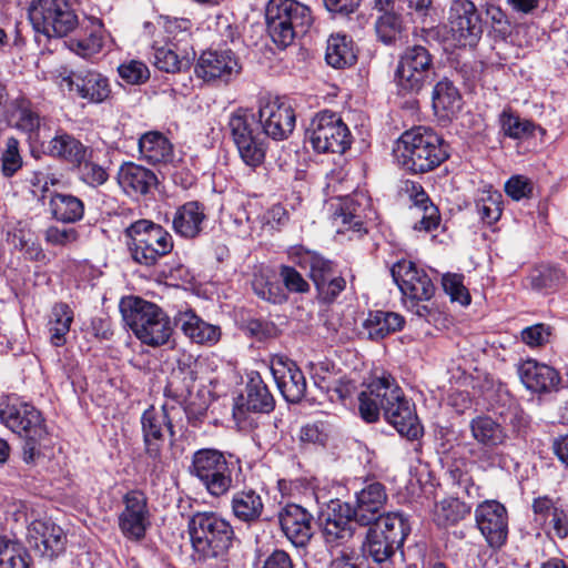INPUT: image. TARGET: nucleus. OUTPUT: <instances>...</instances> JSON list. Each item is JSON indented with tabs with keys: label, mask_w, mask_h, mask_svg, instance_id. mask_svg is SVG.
I'll list each match as a JSON object with an SVG mask.
<instances>
[{
	"label": "nucleus",
	"mask_w": 568,
	"mask_h": 568,
	"mask_svg": "<svg viewBox=\"0 0 568 568\" xmlns=\"http://www.w3.org/2000/svg\"><path fill=\"white\" fill-rule=\"evenodd\" d=\"M314 18L310 7L296 0H268L265 7L266 30L280 49L293 44L304 36Z\"/></svg>",
	"instance_id": "423d86ee"
},
{
	"label": "nucleus",
	"mask_w": 568,
	"mask_h": 568,
	"mask_svg": "<svg viewBox=\"0 0 568 568\" xmlns=\"http://www.w3.org/2000/svg\"><path fill=\"white\" fill-rule=\"evenodd\" d=\"M160 41L180 48H193L192 28L193 23L187 18L160 16L156 20Z\"/></svg>",
	"instance_id": "4c0bfd02"
},
{
	"label": "nucleus",
	"mask_w": 568,
	"mask_h": 568,
	"mask_svg": "<svg viewBox=\"0 0 568 568\" xmlns=\"http://www.w3.org/2000/svg\"><path fill=\"white\" fill-rule=\"evenodd\" d=\"M31 557L19 541L0 538V568H30Z\"/></svg>",
	"instance_id": "603ef678"
},
{
	"label": "nucleus",
	"mask_w": 568,
	"mask_h": 568,
	"mask_svg": "<svg viewBox=\"0 0 568 568\" xmlns=\"http://www.w3.org/2000/svg\"><path fill=\"white\" fill-rule=\"evenodd\" d=\"M257 120L263 133L274 141L286 140L294 131V109L278 97L261 95L257 100Z\"/></svg>",
	"instance_id": "4468645a"
},
{
	"label": "nucleus",
	"mask_w": 568,
	"mask_h": 568,
	"mask_svg": "<svg viewBox=\"0 0 568 568\" xmlns=\"http://www.w3.org/2000/svg\"><path fill=\"white\" fill-rule=\"evenodd\" d=\"M187 531L199 568H229L227 552L235 534L227 519L215 511H197L189 518Z\"/></svg>",
	"instance_id": "f03ea898"
},
{
	"label": "nucleus",
	"mask_w": 568,
	"mask_h": 568,
	"mask_svg": "<svg viewBox=\"0 0 568 568\" xmlns=\"http://www.w3.org/2000/svg\"><path fill=\"white\" fill-rule=\"evenodd\" d=\"M281 529L295 547H305L313 534V515L296 504L286 505L278 514Z\"/></svg>",
	"instance_id": "a878e982"
},
{
	"label": "nucleus",
	"mask_w": 568,
	"mask_h": 568,
	"mask_svg": "<svg viewBox=\"0 0 568 568\" xmlns=\"http://www.w3.org/2000/svg\"><path fill=\"white\" fill-rule=\"evenodd\" d=\"M442 284L452 302H458L463 306L470 303V295L463 283V275L448 273L443 276Z\"/></svg>",
	"instance_id": "680f3d73"
},
{
	"label": "nucleus",
	"mask_w": 568,
	"mask_h": 568,
	"mask_svg": "<svg viewBox=\"0 0 568 568\" xmlns=\"http://www.w3.org/2000/svg\"><path fill=\"white\" fill-rule=\"evenodd\" d=\"M278 276L285 292L292 294H307L311 291L308 281L293 265L278 266Z\"/></svg>",
	"instance_id": "bf43d9fd"
},
{
	"label": "nucleus",
	"mask_w": 568,
	"mask_h": 568,
	"mask_svg": "<svg viewBox=\"0 0 568 568\" xmlns=\"http://www.w3.org/2000/svg\"><path fill=\"white\" fill-rule=\"evenodd\" d=\"M128 247L132 260L143 266H154L170 254L174 243L172 235L160 224L139 220L125 229Z\"/></svg>",
	"instance_id": "0eeeda50"
},
{
	"label": "nucleus",
	"mask_w": 568,
	"mask_h": 568,
	"mask_svg": "<svg viewBox=\"0 0 568 568\" xmlns=\"http://www.w3.org/2000/svg\"><path fill=\"white\" fill-rule=\"evenodd\" d=\"M530 286L538 292L557 290L566 280V273L554 265H539L528 276Z\"/></svg>",
	"instance_id": "8fccbe9b"
},
{
	"label": "nucleus",
	"mask_w": 568,
	"mask_h": 568,
	"mask_svg": "<svg viewBox=\"0 0 568 568\" xmlns=\"http://www.w3.org/2000/svg\"><path fill=\"white\" fill-rule=\"evenodd\" d=\"M61 84L89 103H103L111 95L109 79L97 70L77 69L62 74Z\"/></svg>",
	"instance_id": "6ab92c4d"
},
{
	"label": "nucleus",
	"mask_w": 568,
	"mask_h": 568,
	"mask_svg": "<svg viewBox=\"0 0 568 568\" xmlns=\"http://www.w3.org/2000/svg\"><path fill=\"white\" fill-rule=\"evenodd\" d=\"M433 57L419 44L407 47L399 55L395 81L403 95L418 93L428 82Z\"/></svg>",
	"instance_id": "f8f14e48"
},
{
	"label": "nucleus",
	"mask_w": 568,
	"mask_h": 568,
	"mask_svg": "<svg viewBox=\"0 0 568 568\" xmlns=\"http://www.w3.org/2000/svg\"><path fill=\"white\" fill-rule=\"evenodd\" d=\"M368 529L362 551L364 557L376 564L388 561L409 534V526L400 513H386L376 523L367 525Z\"/></svg>",
	"instance_id": "6e6552de"
},
{
	"label": "nucleus",
	"mask_w": 568,
	"mask_h": 568,
	"mask_svg": "<svg viewBox=\"0 0 568 568\" xmlns=\"http://www.w3.org/2000/svg\"><path fill=\"white\" fill-rule=\"evenodd\" d=\"M356 501L353 507L354 519L361 526L369 525L384 517L387 503L385 486L376 480L366 481L364 487L356 491Z\"/></svg>",
	"instance_id": "393cba45"
},
{
	"label": "nucleus",
	"mask_w": 568,
	"mask_h": 568,
	"mask_svg": "<svg viewBox=\"0 0 568 568\" xmlns=\"http://www.w3.org/2000/svg\"><path fill=\"white\" fill-rule=\"evenodd\" d=\"M447 26L454 41L462 47L476 45L484 32L481 16L470 0L450 1Z\"/></svg>",
	"instance_id": "dca6fc26"
},
{
	"label": "nucleus",
	"mask_w": 568,
	"mask_h": 568,
	"mask_svg": "<svg viewBox=\"0 0 568 568\" xmlns=\"http://www.w3.org/2000/svg\"><path fill=\"white\" fill-rule=\"evenodd\" d=\"M325 60L335 69L352 67L357 61L353 41L346 36H331L327 40Z\"/></svg>",
	"instance_id": "37998d69"
},
{
	"label": "nucleus",
	"mask_w": 568,
	"mask_h": 568,
	"mask_svg": "<svg viewBox=\"0 0 568 568\" xmlns=\"http://www.w3.org/2000/svg\"><path fill=\"white\" fill-rule=\"evenodd\" d=\"M532 181L520 174L513 175L505 183V192L514 201L530 199L532 196Z\"/></svg>",
	"instance_id": "e2e57ef3"
},
{
	"label": "nucleus",
	"mask_w": 568,
	"mask_h": 568,
	"mask_svg": "<svg viewBox=\"0 0 568 568\" xmlns=\"http://www.w3.org/2000/svg\"><path fill=\"white\" fill-rule=\"evenodd\" d=\"M234 464L223 452L201 448L193 453L189 473L213 497L224 496L233 487Z\"/></svg>",
	"instance_id": "9d476101"
},
{
	"label": "nucleus",
	"mask_w": 568,
	"mask_h": 568,
	"mask_svg": "<svg viewBox=\"0 0 568 568\" xmlns=\"http://www.w3.org/2000/svg\"><path fill=\"white\" fill-rule=\"evenodd\" d=\"M475 520L489 547L501 548L508 537V513L497 500H485L475 509Z\"/></svg>",
	"instance_id": "412c9836"
},
{
	"label": "nucleus",
	"mask_w": 568,
	"mask_h": 568,
	"mask_svg": "<svg viewBox=\"0 0 568 568\" xmlns=\"http://www.w3.org/2000/svg\"><path fill=\"white\" fill-rule=\"evenodd\" d=\"M118 183L128 195L141 196L155 189L158 178L150 169L133 162H125L119 169Z\"/></svg>",
	"instance_id": "2f4dec72"
},
{
	"label": "nucleus",
	"mask_w": 568,
	"mask_h": 568,
	"mask_svg": "<svg viewBox=\"0 0 568 568\" xmlns=\"http://www.w3.org/2000/svg\"><path fill=\"white\" fill-rule=\"evenodd\" d=\"M471 506L457 497H447L435 506V521L439 526H453L465 519Z\"/></svg>",
	"instance_id": "de8ad7c7"
},
{
	"label": "nucleus",
	"mask_w": 568,
	"mask_h": 568,
	"mask_svg": "<svg viewBox=\"0 0 568 568\" xmlns=\"http://www.w3.org/2000/svg\"><path fill=\"white\" fill-rule=\"evenodd\" d=\"M317 297L325 304L333 303L346 287V280L337 272L314 284Z\"/></svg>",
	"instance_id": "052dcab7"
},
{
	"label": "nucleus",
	"mask_w": 568,
	"mask_h": 568,
	"mask_svg": "<svg viewBox=\"0 0 568 568\" xmlns=\"http://www.w3.org/2000/svg\"><path fill=\"white\" fill-rule=\"evenodd\" d=\"M519 377L527 389L532 393H549L556 389L560 382L558 372L534 359L524 362L518 368Z\"/></svg>",
	"instance_id": "72a5a7b5"
},
{
	"label": "nucleus",
	"mask_w": 568,
	"mask_h": 568,
	"mask_svg": "<svg viewBox=\"0 0 568 568\" xmlns=\"http://www.w3.org/2000/svg\"><path fill=\"white\" fill-rule=\"evenodd\" d=\"M123 509L118 515V526L122 536L141 542L151 527V513L148 498L141 490L133 489L122 497Z\"/></svg>",
	"instance_id": "f3484780"
},
{
	"label": "nucleus",
	"mask_w": 568,
	"mask_h": 568,
	"mask_svg": "<svg viewBox=\"0 0 568 568\" xmlns=\"http://www.w3.org/2000/svg\"><path fill=\"white\" fill-rule=\"evenodd\" d=\"M227 126L243 162L251 168L260 166L264 162L267 143L252 128L246 112L243 109L234 111L230 115Z\"/></svg>",
	"instance_id": "2eb2a0df"
},
{
	"label": "nucleus",
	"mask_w": 568,
	"mask_h": 568,
	"mask_svg": "<svg viewBox=\"0 0 568 568\" xmlns=\"http://www.w3.org/2000/svg\"><path fill=\"white\" fill-rule=\"evenodd\" d=\"M332 217L336 225L341 224L346 230H362L363 216L361 214V205L352 196H346L338 200Z\"/></svg>",
	"instance_id": "3c124183"
},
{
	"label": "nucleus",
	"mask_w": 568,
	"mask_h": 568,
	"mask_svg": "<svg viewBox=\"0 0 568 568\" xmlns=\"http://www.w3.org/2000/svg\"><path fill=\"white\" fill-rule=\"evenodd\" d=\"M0 422L21 438L47 437L48 430L41 413L18 397L0 404Z\"/></svg>",
	"instance_id": "ddd939ff"
},
{
	"label": "nucleus",
	"mask_w": 568,
	"mask_h": 568,
	"mask_svg": "<svg viewBox=\"0 0 568 568\" xmlns=\"http://www.w3.org/2000/svg\"><path fill=\"white\" fill-rule=\"evenodd\" d=\"M95 153L92 150L90 155L87 156L80 165H77V176L79 181L90 187H99L109 180V173L105 166L98 163L95 160Z\"/></svg>",
	"instance_id": "6e6d98bb"
},
{
	"label": "nucleus",
	"mask_w": 568,
	"mask_h": 568,
	"mask_svg": "<svg viewBox=\"0 0 568 568\" xmlns=\"http://www.w3.org/2000/svg\"><path fill=\"white\" fill-rule=\"evenodd\" d=\"M7 242L13 248L23 252L27 260L41 261L45 256L40 244L32 239L30 230L21 223L13 225L8 231Z\"/></svg>",
	"instance_id": "49530a36"
},
{
	"label": "nucleus",
	"mask_w": 568,
	"mask_h": 568,
	"mask_svg": "<svg viewBox=\"0 0 568 568\" xmlns=\"http://www.w3.org/2000/svg\"><path fill=\"white\" fill-rule=\"evenodd\" d=\"M394 155L403 170L414 174L433 171L449 158L445 140L426 126H414L403 132Z\"/></svg>",
	"instance_id": "7ed1b4c3"
},
{
	"label": "nucleus",
	"mask_w": 568,
	"mask_h": 568,
	"mask_svg": "<svg viewBox=\"0 0 568 568\" xmlns=\"http://www.w3.org/2000/svg\"><path fill=\"white\" fill-rule=\"evenodd\" d=\"M27 539L37 554L49 560L62 555L68 542L64 530L50 519L31 521L28 526Z\"/></svg>",
	"instance_id": "4be33fe9"
},
{
	"label": "nucleus",
	"mask_w": 568,
	"mask_h": 568,
	"mask_svg": "<svg viewBox=\"0 0 568 568\" xmlns=\"http://www.w3.org/2000/svg\"><path fill=\"white\" fill-rule=\"evenodd\" d=\"M7 123L28 135L37 139L44 122L39 108L28 98L18 97L9 102L4 111Z\"/></svg>",
	"instance_id": "bb28decb"
},
{
	"label": "nucleus",
	"mask_w": 568,
	"mask_h": 568,
	"mask_svg": "<svg viewBox=\"0 0 568 568\" xmlns=\"http://www.w3.org/2000/svg\"><path fill=\"white\" fill-rule=\"evenodd\" d=\"M120 77L131 84H138L149 79V69L143 62L131 61L119 67Z\"/></svg>",
	"instance_id": "774afa93"
},
{
	"label": "nucleus",
	"mask_w": 568,
	"mask_h": 568,
	"mask_svg": "<svg viewBox=\"0 0 568 568\" xmlns=\"http://www.w3.org/2000/svg\"><path fill=\"white\" fill-rule=\"evenodd\" d=\"M375 22V31L379 41L384 44H393L400 37L403 31V18L393 10L382 11Z\"/></svg>",
	"instance_id": "5fc2aeb1"
},
{
	"label": "nucleus",
	"mask_w": 568,
	"mask_h": 568,
	"mask_svg": "<svg viewBox=\"0 0 568 568\" xmlns=\"http://www.w3.org/2000/svg\"><path fill=\"white\" fill-rule=\"evenodd\" d=\"M153 64L159 70L166 73H178L190 69L195 59L193 48H180L172 44H165L159 39L152 42Z\"/></svg>",
	"instance_id": "c756f323"
},
{
	"label": "nucleus",
	"mask_w": 568,
	"mask_h": 568,
	"mask_svg": "<svg viewBox=\"0 0 568 568\" xmlns=\"http://www.w3.org/2000/svg\"><path fill=\"white\" fill-rule=\"evenodd\" d=\"M79 0H37L29 19L37 34L47 39L63 38L79 26L75 6Z\"/></svg>",
	"instance_id": "1a4fd4ad"
},
{
	"label": "nucleus",
	"mask_w": 568,
	"mask_h": 568,
	"mask_svg": "<svg viewBox=\"0 0 568 568\" xmlns=\"http://www.w3.org/2000/svg\"><path fill=\"white\" fill-rule=\"evenodd\" d=\"M174 325L193 343L200 345H214L221 338V328L217 325L203 321L191 308L180 311L174 315Z\"/></svg>",
	"instance_id": "c85d7f7f"
},
{
	"label": "nucleus",
	"mask_w": 568,
	"mask_h": 568,
	"mask_svg": "<svg viewBox=\"0 0 568 568\" xmlns=\"http://www.w3.org/2000/svg\"><path fill=\"white\" fill-rule=\"evenodd\" d=\"M325 542L331 547L346 546L354 537L353 506L339 499L331 500L320 514Z\"/></svg>",
	"instance_id": "a211bd4d"
},
{
	"label": "nucleus",
	"mask_w": 568,
	"mask_h": 568,
	"mask_svg": "<svg viewBox=\"0 0 568 568\" xmlns=\"http://www.w3.org/2000/svg\"><path fill=\"white\" fill-rule=\"evenodd\" d=\"M206 220L205 207L197 201H190L178 207L173 216V230L185 239H195Z\"/></svg>",
	"instance_id": "e433bc0d"
},
{
	"label": "nucleus",
	"mask_w": 568,
	"mask_h": 568,
	"mask_svg": "<svg viewBox=\"0 0 568 568\" xmlns=\"http://www.w3.org/2000/svg\"><path fill=\"white\" fill-rule=\"evenodd\" d=\"M73 322V311L67 303H55L50 312L48 331L50 343L54 347H61L67 343V335Z\"/></svg>",
	"instance_id": "c03bdc74"
},
{
	"label": "nucleus",
	"mask_w": 568,
	"mask_h": 568,
	"mask_svg": "<svg viewBox=\"0 0 568 568\" xmlns=\"http://www.w3.org/2000/svg\"><path fill=\"white\" fill-rule=\"evenodd\" d=\"M120 312L125 324L142 344L160 347L170 342L174 325L158 304L128 296L121 300Z\"/></svg>",
	"instance_id": "39448f33"
},
{
	"label": "nucleus",
	"mask_w": 568,
	"mask_h": 568,
	"mask_svg": "<svg viewBox=\"0 0 568 568\" xmlns=\"http://www.w3.org/2000/svg\"><path fill=\"white\" fill-rule=\"evenodd\" d=\"M23 164L20 154V142L14 136L6 139L4 149L1 154V172L6 178L13 176Z\"/></svg>",
	"instance_id": "13d9d810"
},
{
	"label": "nucleus",
	"mask_w": 568,
	"mask_h": 568,
	"mask_svg": "<svg viewBox=\"0 0 568 568\" xmlns=\"http://www.w3.org/2000/svg\"><path fill=\"white\" fill-rule=\"evenodd\" d=\"M271 371L286 402L297 404L305 397L306 379L294 362L280 361L272 366Z\"/></svg>",
	"instance_id": "cd10ccee"
},
{
	"label": "nucleus",
	"mask_w": 568,
	"mask_h": 568,
	"mask_svg": "<svg viewBox=\"0 0 568 568\" xmlns=\"http://www.w3.org/2000/svg\"><path fill=\"white\" fill-rule=\"evenodd\" d=\"M241 399V407L247 412L268 414L275 407L274 396L257 372H251L247 375V382Z\"/></svg>",
	"instance_id": "f704fd0d"
},
{
	"label": "nucleus",
	"mask_w": 568,
	"mask_h": 568,
	"mask_svg": "<svg viewBox=\"0 0 568 568\" xmlns=\"http://www.w3.org/2000/svg\"><path fill=\"white\" fill-rule=\"evenodd\" d=\"M241 65L230 49L204 51L195 65V73L205 81L220 80L227 83L240 73Z\"/></svg>",
	"instance_id": "b1692460"
},
{
	"label": "nucleus",
	"mask_w": 568,
	"mask_h": 568,
	"mask_svg": "<svg viewBox=\"0 0 568 568\" xmlns=\"http://www.w3.org/2000/svg\"><path fill=\"white\" fill-rule=\"evenodd\" d=\"M520 335L521 341L529 347H539L549 342L551 327L544 323H538L524 328Z\"/></svg>",
	"instance_id": "69168bd1"
},
{
	"label": "nucleus",
	"mask_w": 568,
	"mask_h": 568,
	"mask_svg": "<svg viewBox=\"0 0 568 568\" xmlns=\"http://www.w3.org/2000/svg\"><path fill=\"white\" fill-rule=\"evenodd\" d=\"M503 195L495 190H483L478 193L475 207L480 220L487 224L496 223L503 213Z\"/></svg>",
	"instance_id": "09e8293b"
},
{
	"label": "nucleus",
	"mask_w": 568,
	"mask_h": 568,
	"mask_svg": "<svg viewBox=\"0 0 568 568\" xmlns=\"http://www.w3.org/2000/svg\"><path fill=\"white\" fill-rule=\"evenodd\" d=\"M142 158L151 164H166L173 161V145L160 132H148L139 140Z\"/></svg>",
	"instance_id": "ea45409f"
},
{
	"label": "nucleus",
	"mask_w": 568,
	"mask_h": 568,
	"mask_svg": "<svg viewBox=\"0 0 568 568\" xmlns=\"http://www.w3.org/2000/svg\"><path fill=\"white\" fill-rule=\"evenodd\" d=\"M92 148L84 145L72 134L58 132L49 142L48 152L73 169L90 155Z\"/></svg>",
	"instance_id": "c9c22d12"
},
{
	"label": "nucleus",
	"mask_w": 568,
	"mask_h": 568,
	"mask_svg": "<svg viewBox=\"0 0 568 568\" xmlns=\"http://www.w3.org/2000/svg\"><path fill=\"white\" fill-rule=\"evenodd\" d=\"M48 210L58 222L75 223L83 219V201L70 193L52 192L48 203Z\"/></svg>",
	"instance_id": "58836bf2"
},
{
	"label": "nucleus",
	"mask_w": 568,
	"mask_h": 568,
	"mask_svg": "<svg viewBox=\"0 0 568 568\" xmlns=\"http://www.w3.org/2000/svg\"><path fill=\"white\" fill-rule=\"evenodd\" d=\"M252 290L261 300L272 304H283L288 300L287 293L280 283L270 281L262 274H255Z\"/></svg>",
	"instance_id": "4d7b16f0"
},
{
	"label": "nucleus",
	"mask_w": 568,
	"mask_h": 568,
	"mask_svg": "<svg viewBox=\"0 0 568 568\" xmlns=\"http://www.w3.org/2000/svg\"><path fill=\"white\" fill-rule=\"evenodd\" d=\"M181 413L179 405L165 403L160 409L150 406L141 416L143 448L152 473H163L170 467L171 462L176 459L173 453L169 455L165 452V444L166 434L170 437V444H173L174 420L181 416Z\"/></svg>",
	"instance_id": "20e7f679"
},
{
	"label": "nucleus",
	"mask_w": 568,
	"mask_h": 568,
	"mask_svg": "<svg viewBox=\"0 0 568 568\" xmlns=\"http://www.w3.org/2000/svg\"><path fill=\"white\" fill-rule=\"evenodd\" d=\"M44 240L53 246H69L79 240V233L73 227L49 226L44 232Z\"/></svg>",
	"instance_id": "0e129e2a"
},
{
	"label": "nucleus",
	"mask_w": 568,
	"mask_h": 568,
	"mask_svg": "<svg viewBox=\"0 0 568 568\" xmlns=\"http://www.w3.org/2000/svg\"><path fill=\"white\" fill-rule=\"evenodd\" d=\"M287 255L294 265L303 270H308V277L313 284L338 272L333 261L303 245L291 246L287 251Z\"/></svg>",
	"instance_id": "7c9ffc66"
},
{
	"label": "nucleus",
	"mask_w": 568,
	"mask_h": 568,
	"mask_svg": "<svg viewBox=\"0 0 568 568\" xmlns=\"http://www.w3.org/2000/svg\"><path fill=\"white\" fill-rule=\"evenodd\" d=\"M469 430L471 437L483 447L478 460L487 467L499 466L501 455L496 448L504 445L507 439V433L501 424L490 416L480 415L469 422Z\"/></svg>",
	"instance_id": "aec40b11"
},
{
	"label": "nucleus",
	"mask_w": 568,
	"mask_h": 568,
	"mask_svg": "<svg viewBox=\"0 0 568 568\" xmlns=\"http://www.w3.org/2000/svg\"><path fill=\"white\" fill-rule=\"evenodd\" d=\"M230 507L233 517L248 527L262 521L265 509L263 497L253 488L235 491L231 497Z\"/></svg>",
	"instance_id": "473e14b6"
},
{
	"label": "nucleus",
	"mask_w": 568,
	"mask_h": 568,
	"mask_svg": "<svg viewBox=\"0 0 568 568\" xmlns=\"http://www.w3.org/2000/svg\"><path fill=\"white\" fill-rule=\"evenodd\" d=\"M405 318L395 312L374 311L369 312L364 322V328L371 339H383L389 334L402 331Z\"/></svg>",
	"instance_id": "79ce46f5"
},
{
	"label": "nucleus",
	"mask_w": 568,
	"mask_h": 568,
	"mask_svg": "<svg viewBox=\"0 0 568 568\" xmlns=\"http://www.w3.org/2000/svg\"><path fill=\"white\" fill-rule=\"evenodd\" d=\"M407 16L414 22L426 23L435 13L434 0H405Z\"/></svg>",
	"instance_id": "338daca9"
},
{
	"label": "nucleus",
	"mask_w": 568,
	"mask_h": 568,
	"mask_svg": "<svg viewBox=\"0 0 568 568\" xmlns=\"http://www.w3.org/2000/svg\"><path fill=\"white\" fill-rule=\"evenodd\" d=\"M390 274L404 300H430L435 294V285L428 274L410 261L395 263Z\"/></svg>",
	"instance_id": "5701e85b"
},
{
	"label": "nucleus",
	"mask_w": 568,
	"mask_h": 568,
	"mask_svg": "<svg viewBox=\"0 0 568 568\" xmlns=\"http://www.w3.org/2000/svg\"><path fill=\"white\" fill-rule=\"evenodd\" d=\"M504 134L515 140H523L534 135L537 125L526 119H521L510 109L504 110L499 116Z\"/></svg>",
	"instance_id": "864d4df0"
},
{
	"label": "nucleus",
	"mask_w": 568,
	"mask_h": 568,
	"mask_svg": "<svg viewBox=\"0 0 568 568\" xmlns=\"http://www.w3.org/2000/svg\"><path fill=\"white\" fill-rule=\"evenodd\" d=\"M358 412L366 423L377 422L383 412L385 420L409 440L423 435L415 405L389 373L383 372L381 376L372 378L366 389L359 393Z\"/></svg>",
	"instance_id": "f257e3e1"
},
{
	"label": "nucleus",
	"mask_w": 568,
	"mask_h": 568,
	"mask_svg": "<svg viewBox=\"0 0 568 568\" xmlns=\"http://www.w3.org/2000/svg\"><path fill=\"white\" fill-rule=\"evenodd\" d=\"M432 100L436 114L442 116L454 114L462 108V95L454 83L447 78L435 84Z\"/></svg>",
	"instance_id": "a18cd8bd"
},
{
	"label": "nucleus",
	"mask_w": 568,
	"mask_h": 568,
	"mask_svg": "<svg viewBox=\"0 0 568 568\" xmlns=\"http://www.w3.org/2000/svg\"><path fill=\"white\" fill-rule=\"evenodd\" d=\"M306 136L318 153L343 154L352 144V134L347 125L338 114L327 110L315 115Z\"/></svg>",
	"instance_id": "9b49d317"
},
{
	"label": "nucleus",
	"mask_w": 568,
	"mask_h": 568,
	"mask_svg": "<svg viewBox=\"0 0 568 568\" xmlns=\"http://www.w3.org/2000/svg\"><path fill=\"white\" fill-rule=\"evenodd\" d=\"M197 379L196 372L191 365L179 363L178 367L171 372L164 388V395L176 402L175 405L185 400L194 388Z\"/></svg>",
	"instance_id": "a19ab883"
}]
</instances>
